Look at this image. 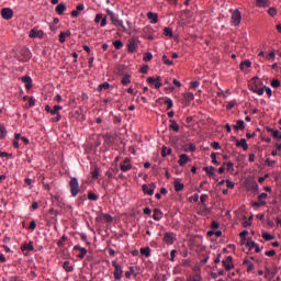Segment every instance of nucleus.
I'll use <instances>...</instances> for the list:
<instances>
[{"label":"nucleus","instance_id":"680f3d73","mask_svg":"<svg viewBox=\"0 0 281 281\" xmlns=\"http://www.w3.org/2000/svg\"><path fill=\"white\" fill-rule=\"evenodd\" d=\"M29 106H36V99L34 97H29Z\"/></svg>","mask_w":281,"mask_h":281},{"label":"nucleus","instance_id":"a878e982","mask_svg":"<svg viewBox=\"0 0 281 281\" xmlns=\"http://www.w3.org/2000/svg\"><path fill=\"white\" fill-rule=\"evenodd\" d=\"M235 131H244L245 128V121L238 120L236 125L233 126Z\"/></svg>","mask_w":281,"mask_h":281},{"label":"nucleus","instance_id":"0eeeda50","mask_svg":"<svg viewBox=\"0 0 281 281\" xmlns=\"http://www.w3.org/2000/svg\"><path fill=\"white\" fill-rule=\"evenodd\" d=\"M240 21H243V15L240 14V11L237 9L232 14V23L235 25H240Z\"/></svg>","mask_w":281,"mask_h":281},{"label":"nucleus","instance_id":"69168bd1","mask_svg":"<svg viewBox=\"0 0 281 281\" xmlns=\"http://www.w3.org/2000/svg\"><path fill=\"white\" fill-rule=\"evenodd\" d=\"M211 146L214 150H221V144L218 142L212 143Z\"/></svg>","mask_w":281,"mask_h":281},{"label":"nucleus","instance_id":"bb28decb","mask_svg":"<svg viewBox=\"0 0 281 281\" xmlns=\"http://www.w3.org/2000/svg\"><path fill=\"white\" fill-rule=\"evenodd\" d=\"M204 172H206L207 177H214V172H216V168L214 167H204Z\"/></svg>","mask_w":281,"mask_h":281},{"label":"nucleus","instance_id":"c756f323","mask_svg":"<svg viewBox=\"0 0 281 281\" xmlns=\"http://www.w3.org/2000/svg\"><path fill=\"white\" fill-rule=\"evenodd\" d=\"M243 227H251V221H254V216H250L247 220V216H243Z\"/></svg>","mask_w":281,"mask_h":281},{"label":"nucleus","instance_id":"4be33fe9","mask_svg":"<svg viewBox=\"0 0 281 281\" xmlns=\"http://www.w3.org/2000/svg\"><path fill=\"white\" fill-rule=\"evenodd\" d=\"M137 49V43L130 42L127 45V52L128 54H135V50Z\"/></svg>","mask_w":281,"mask_h":281},{"label":"nucleus","instance_id":"f257e3e1","mask_svg":"<svg viewBox=\"0 0 281 281\" xmlns=\"http://www.w3.org/2000/svg\"><path fill=\"white\" fill-rule=\"evenodd\" d=\"M106 14L110 16L111 22L116 27H122L123 32H126V26H124V21L120 20V16L115 14V12L111 11L110 9H106Z\"/></svg>","mask_w":281,"mask_h":281},{"label":"nucleus","instance_id":"c03bdc74","mask_svg":"<svg viewBox=\"0 0 281 281\" xmlns=\"http://www.w3.org/2000/svg\"><path fill=\"white\" fill-rule=\"evenodd\" d=\"M111 89V85L109 82H103L98 87V91Z\"/></svg>","mask_w":281,"mask_h":281},{"label":"nucleus","instance_id":"e433bc0d","mask_svg":"<svg viewBox=\"0 0 281 281\" xmlns=\"http://www.w3.org/2000/svg\"><path fill=\"white\" fill-rule=\"evenodd\" d=\"M267 132H268V133H271V134H272V137H274V139H278V137L280 136V131H278V130H273V128H271V127H268V128H267Z\"/></svg>","mask_w":281,"mask_h":281},{"label":"nucleus","instance_id":"72a5a7b5","mask_svg":"<svg viewBox=\"0 0 281 281\" xmlns=\"http://www.w3.org/2000/svg\"><path fill=\"white\" fill-rule=\"evenodd\" d=\"M131 276H137V273H135V267L133 266L130 267V271L125 272V278L127 280H131Z\"/></svg>","mask_w":281,"mask_h":281},{"label":"nucleus","instance_id":"f8f14e48","mask_svg":"<svg viewBox=\"0 0 281 281\" xmlns=\"http://www.w3.org/2000/svg\"><path fill=\"white\" fill-rule=\"evenodd\" d=\"M147 19L150 20L151 25H155L159 22V14H157L155 12H148Z\"/></svg>","mask_w":281,"mask_h":281},{"label":"nucleus","instance_id":"5701e85b","mask_svg":"<svg viewBox=\"0 0 281 281\" xmlns=\"http://www.w3.org/2000/svg\"><path fill=\"white\" fill-rule=\"evenodd\" d=\"M173 186H175V191L176 192H181L186 188V186L183 183H181L179 180H176L173 182Z\"/></svg>","mask_w":281,"mask_h":281},{"label":"nucleus","instance_id":"2eb2a0df","mask_svg":"<svg viewBox=\"0 0 281 281\" xmlns=\"http://www.w3.org/2000/svg\"><path fill=\"white\" fill-rule=\"evenodd\" d=\"M21 251H34V243L33 241L24 243L21 246Z\"/></svg>","mask_w":281,"mask_h":281},{"label":"nucleus","instance_id":"13d9d810","mask_svg":"<svg viewBox=\"0 0 281 281\" xmlns=\"http://www.w3.org/2000/svg\"><path fill=\"white\" fill-rule=\"evenodd\" d=\"M65 240H67V236L63 235L61 238L57 241V245L63 247L65 245Z\"/></svg>","mask_w":281,"mask_h":281},{"label":"nucleus","instance_id":"f3484780","mask_svg":"<svg viewBox=\"0 0 281 281\" xmlns=\"http://www.w3.org/2000/svg\"><path fill=\"white\" fill-rule=\"evenodd\" d=\"M153 218H154V221H161V218H164V212H161V210H159V209H155Z\"/></svg>","mask_w":281,"mask_h":281},{"label":"nucleus","instance_id":"49530a36","mask_svg":"<svg viewBox=\"0 0 281 281\" xmlns=\"http://www.w3.org/2000/svg\"><path fill=\"white\" fill-rule=\"evenodd\" d=\"M92 179H98L100 177V168L95 167L94 170L91 171Z\"/></svg>","mask_w":281,"mask_h":281},{"label":"nucleus","instance_id":"1a4fd4ad","mask_svg":"<svg viewBox=\"0 0 281 281\" xmlns=\"http://www.w3.org/2000/svg\"><path fill=\"white\" fill-rule=\"evenodd\" d=\"M232 256H228L225 260L222 261V265L226 271H232L234 269V263H232Z\"/></svg>","mask_w":281,"mask_h":281},{"label":"nucleus","instance_id":"79ce46f5","mask_svg":"<svg viewBox=\"0 0 281 281\" xmlns=\"http://www.w3.org/2000/svg\"><path fill=\"white\" fill-rule=\"evenodd\" d=\"M247 234H249L248 231H243V232L239 234V237H240V240H241V245H245V241L247 240Z\"/></svg>","mask_w":281,"mask_h":281},{"label":"nucleus","instance_id":"cd10ccee","mask_svg":"<svg viewBox=\"0 0 281 281\" xmlns=\"http://www.w3.org/2000/svg\"><path fill=\"white\" fill-rule=\"evenodd\" d=\"M63 269L67 273H71V271H74V266H71V263L69 261H65L64 265H63Z\"/></svg>","mask_w":281,"mask_h":281},{"label":"nucleus","instance_id":"7c9ffc66","mask_svg":"<svg viewBox=\"0 0 281 281\" xmlns=\"http://www.w3.org/2000/svg\"><path fill=\"white\" fill-rule=\"evenodd\" d=\"M140 256H145V258H150V247L140 248Z\"/></svg>","mask_w":281,"mask_h":281},{"label":"nucleus","instance_id":"8fccbe9b","mask_svg":"<svg viewBox=\"0 0 281 281\" xmlns=\"http://www.w3.org/2000/svg\"><path fill=\"white\" fill-rule=\"evenodd\" d=\"M80 254L77 256L79 258V260H83L85 256H87V248H81V250H79Z\"/></svg>","mask_w":281,"mask_h":281},{"label":"nucleus","instance_id":"4c0bfd02","mask_svg":"<svg viewBox=\"0 0 281 281\" xmlns=\"http://www.w3.org/2000/svg\"><path fill=\"white\" fill-rule=\"evenodd\" d=\"M121 85L124 87H126V85H131V75H125L121 80Z\"/></svg>","mask_w":281,"mask_h":281},{"label":"nucleus","instance_id":"603ef678","mask_svg":"<svg viewBox=\"0 0 281 281\" xmlns=\"http://www.w3.org/2000/svg\"><path fill=\"white\" fill-rule=\"evenodd\" d=\"M162 63L164 65H168V66L173 65L172 60L168 59V55H162Z\"/></svg>","mask_w":281,"mask_h":281},{"label":"nucleus","instance_id":"a19ab883","mask_svg":"<svg viewBox=\"0 0 281 281\" xmlns=\"http://www.w3.org/2000/svg\"><path fill=\"white\" fill-rule=\"evenodd\" d=\"M164 34H165V36H169V38H172V36H175V33L172 32V29H170V27H165Z\"/></svg>","mask_w":281,"mask_h":281},{"label":"nucleus","instance_id":"864d4df0","mask_svg":"<svg viewBox=\"0 0 281 281\" xmlns=\"http://www.w3.org/2000/svg\"><path fill=\"white\" fill-rule=\"evenodd\" d=\"M262 238H265L267 241L273 240L274 236L269 233H263Z\"/></svg>","mask_w":281,"mask_h":281},{"label":"nucleus","instance_id":"3c124183","mask_svg":"<svg viewBox=\"0 0 281 281\" xmlns=\"http://www.w3.org/2000/svg\"><path fill=\"white\" fill-rule=\"evenodd\" d=\"M267 196H268L267 193H261V194H259V196H258V201H259L260 203H267Z\"/></svg>","mask_w":281,"mask_h":281},{"label":"nucleus","instance_id":"6e6d98bb","mask_svg":"<svg viewBox=\"0 0 281 281\" xmlns=\"http://www.w3.org/2000/svg\"><path fill=\"white\" fill-rule=\"evenodd\" d=\"M268 14L269 16H276V14H278V10L273 7H271L269 10H268Z\"/></svg>","mask_w":281,"mask_h":281},{"label":"nucleus","instance_id":"4468645a","mask_svg":"<svg viewBox=\"0 0 281 281\" xmlns=\"http://www.w3.org/2000/svg\"><path fill=\"white\" fill-rule=\"evenodd\" d=\"M189 161H190V157H188L187 154H182L179 156V160H178L179 166L183 167L186 166V164H189Z\"/></svg>","mask_w":281,"mask_h":281},{"label":"nucleus","instance_id":"c85d7f7f","mask_svg":"<svg viewBox=\"0 0 281 281\" xmlns=\"http://www.w3.org/2000/svg\"><path fill=\"white\" fill-rule=\"evenodd\" d=\"M251 91L252 93H257V95H265V88H258V86H254Z\"/></svg>","mask_w":281,"mask_h":281},{"label":"nucleus","instance_id":"412c9836","mask_svg":"<svg viewBox=\"0 0 281 281\" xmlns=\"http://www.w3.org/2000/svg\"><path fill=\"white\" fill-rule=\"evenodd\" d=\"M8 137V130L5 128V125L0 123V139H5Z\"/></svg>","mask_w":281,"mask_h":281},{"label":"nucleus","instance_id":"052dcab7","mask_svg":"<svg viewBox=\"0 0 281 281\" xmlns=\"http://www.w3.org/2000/svg\"><path fill=\"white\" fill-rule=\"evenodd\" d=\"M161 77H156L155 89H161Z\"/></svg>","mask_w":281,"mask_h":281},{"label":"nucleus","instance_id":"c9c22d12","mask_svg":"<svg viewBox=\"0 0 281 281\" xmlns=\"http://www.w3.org/2000/svg\"><path fill=\"white\" fill-rule=\"evenodd\" d=\"M65 10H67V7H65V4L63 3H59L57 7H56V12L57 14H65Z\"/></svg>","mask_w":281,"mask_h":281},{"label":"nucleus","instance_id":"aec40b11","mask_svg":"<svg viewBox=\"0 0 281 281\" xmlns=\"http://www.w3.org/2000/svg\"><path fill=\"white\" fill-rule=\"evenodd\" d=\"M249 67H251V60L249 59L241 61L239 65V69H241V71H245V69H249Z\"/></svg>","mask_w":281,"mask_h":281},{"label":"nucleus","instance_id":"bf43d9fd","mask_svg":"<svg viewBox=\"0 0 281 281\" xmlns=\"http://www.w3.org/2000/svg\"><path fill=\"white\" fill-rule=\"evenodd\" d=\"M200 86H201V82H199V81H191L190 82V88L191 89H199Z\"/></svg>","mask_w":281,"mask_h":281},{"label":"nucleus","instance_id":"393cba45","mask_svg":"<svg viewBox=\"0 0 281 281\" xmlns=\"http://www.w3.org/2000/svg\"><path fill=\"white\" fill-rule=\"evenodd\" d=\"M67 36H71V32L70 31L60 32L59 33V43H65Z\"/></svg>","mask_w":281,"mask_h":281},{"label":"nucleus","instance_id":"6e6552de","mask_svg":"<svg viewBox=\"0 0 281 281\" xmlns=\"http://www.w3.org/2000/svg\"><path fill=\"white\" fill-rule=\"evenodd\" d=\"M29 36L30 38H43L45 36V32H43V30L32 29Z\"/></svg>","mask_w":281,"mask_h":281},{"label":"nucleus","instance_id":"a18cd8bd","mask_svg":"<svg viewBox=\"0 0 281 281\" xmlns=\"http://www.w3.org/2000/svg\"><path fill=\"white\" fill-rule=\"evenodd\" d=\"M113 45H114L115 49H122V47H124V43L120 40L114 41Z\"/></svg>","mask_w":281,"mask_h":281},{"label":"nucleus","instance_id":"dca6fc26","mask_svg":"<svg viewBox=\"0 0 281 281\" xmlns=\"http://www.w3.org/2000/svg\"><path fill=\"white\" fill-rule=\"evenodd\" d=\"M114 272H113V276H114V280H122V273H124V270L122 269V266H120L119 268H114Z\"/></svg>","mask_w":281,"mask_h":281},{"label":"nucleus","instance_id":"a211bd4d","mask_svg":"<svg viewBox=\"0 0 281 281\" xmlns=\"http://www.w3.org/2000/svg\"><path fill=\"white\" fill-rule=\"evenodd\" d=\"M182 95L186 104H190V102L194 100V93L192 92H187V93H183Z\"/></svg>","mask_w":281,"mask_h":281},{"label":"nucleus","instance_id":"5fc2aeb1","mask_svg":"<svg viewBox=\"0 0 281 281\" xmlns=\"http://www.w3.org/2000/svg\"><path fill=\"white\" fill-rule=\"evenodd\" d=\"M271 87H273V89H279L280 87V80L279 79H273L271 81Z\"/></svg>","mask_w":281,"mask_h":281},{"label":"nucleus","instance_id":"37998d69","mask_svg":"<svg viewBox=\"0 0 281 281\" xmlns=\"http://www.w3.org/2000/svg\"><path fill=\"white\" fill-rule=\"evenodd\" d=\"M246 247H248L249 251H251V249L256 247V241H254L252 239H247Z\"/></svg>","mask_w":281,"mask_h":281},{"label":"nucleus","instance_id":"e2e57ef3","mask_svg":"<svg viewBox=\"0 0 281 281\" xmlns=\"http://www.w3.org/2000/svg\"><path fill=\"white\" fill-rule=\"evenodd\" d=\"M103 218L108 222V223H113V216H111V214L105 213L103 215Z\"/></svg>","mask_w":281,"mask_h":281},{"label":"nucleus","instance_id":"9b49d317","mask_svg":"<svg viewBox=\"0 0 281 281\" xmlns=\"http://www.w3.org/2000/svg\"><path fill=\"white\" fill-rule=\"evenodd\" d=\"M22 82L25 85V89L30 91L32 89V77L30 75H25L21 78Z\"/></svg>","mask_w":281,"mask_h":281},{"label":"nucleus","instance_id":"7ed1b4c3","mask_svg":"<svg viewBox=\"0 0 281 281\" xmlns=\"http://www.w3.org/2000/svg\"><path fill=\"white\" fill-rule=\"evenodd\" d=\"M143 192L144 194H148V196H153L155 194V190L157 189V184L151 182L150 184H143Z\"/></svg>","mask_w":281,"mask_h":281},{"label":"nucleus","instance_id":"20e7f679","mask_svg":"<svg viewBox=\"0 0 281 281\" xmlns=\"http://www.w3.org/2000/svg\"><path fill=\"white\" fill-rule=\"evenodd\" d=\"M120 169L122 170V172H128V170H133L131 158H124V160L120 164Z\"/></svg>","mask_w":281,"mask_h":281},{"label":"nucleus","instance_id":"0e129e2a","mask_svg":"<svg viewBox=\"0 0 281 281\" xmlns=\"http://www.w3.org/2000/svg\"><path fill=\"white\" fill-rule=\"evenodd\" d=\"M211 159H212V162L215 164L216 166H220V165H221V162H218V161L216 160V153H212V154H211Z\"/></svg>","mask_w":281,"mask_h":281},{"label":"nucleus","instance_id":"2f4dec72","mask_svg":"<svg viewBox=\"0 0 281 281\" xmlns=\"http://www.w3.org/2000/svg\"><path fill=\"white\" fill-rule=\"evenodd\" d=\"M168 155H172V148H168L166 146H162L161 157H168Z\"/></svg>","mask_w":281,"mask_h":281},{"label":"nucleus","instance_id":"774afa93","mask_svg":"<svg viewBox=\"0 0 281 281\" xmlns=\"http://www.w3.org/2000/svg\"><path fill=\"white\" fill-rule=\"evenodd\" d=\"M140 74H148V65H143L140 67Z\"/></svg>","mask_w":281,"mask_h":281},{"label":"nucleus","instance_id":"58836bf2","mask_svg":"<svg viewBox=\"0 0 281 281\" xmlns=\"http://www.w3.org/2000/svg\"><path fill=\"white\" fill-rule=\"evenodd\" d=\"M98 199H100V195L93 193L92 191L88 192V200L89 201H98Z\"/></svg>","mask_w":281,"mask_h":281},{"label":"nucleus","instance_id":"f704fd0d","mask_svg":"<svg viewBox=\"0 0 281 281\" xmlns=\"http://www.w3.org/2000/svg\"><path fill=\"white\" fill-rule=\"evenodd\" d=\"M257 8H269V0H257Z\"/></svg>","mask_w":281,"mask_h":281},{"label":"nucleus","instance_id":"4d7b16f0","mask_svg":"<svg viewBox=\"0 0 281 281\" xmlns=\"http://www.w3.org/2000/svg\"><path fill=\"white\" fill-rule=\"evenodd\" d=\"M165 104H167V110L172 109V106H175V103L172 102V99H167L165 101Z\"/></svg>","mask_w":281,"mask_h":281},{"label":"nucleus","instance_id":"ddd939ff","mask_svg":"<svg viewBox=\"0 0 281 281\" xmlns=\"http://www.w3.org/2000/svg\"><path fill=\"white\" fill-rule=\"evenodd\" d=\"M236 146L238 148H243V150H249V145H247V139L240 138L239 140H236Z\"/></svg>","mask_w":281,"mask_h":281},{"label":"nucleus","instance_id":"09e8293b","mask_svg":"<svg viewBox=\"0 0 281 281\" xmlns=\"http://www.w3.org/2000/svg\"><path fill=\"white\" fill-rule=\"evenodd\" d=\"M236 104H237V101H236V100L229 101V102L227 103V105H226V110H227V111H232V109H234V106H236Z\"/></svg>","mask_w":281,"mask_h":281},{"label":"nucleus","instance_id":"9d476101","mask_svg":"<svg viewBox=\"0 0 281 281\" xmlns=\"http://www.w3.org/2000/svg\"><path fill=\"white\" fill-rule=\"evenodd\" d=\"M94 23H100L101 27H106V16H102V13H98L94 18Z\"/></svg>","mask_w":281,"mask_h":281},{"label":"nucleus","instance_id":"de8ad7c7","mask_svg":"<svg viewBox=\"0 0 281 281\" xmlns=\"http://www.w3.org/2000/svg\"><path fill=\"white\" fill-rule=\"evenodd\" d=\"M188 281H203V278H201V274H194L189 277Z\"/></svg>","mask_w":281,"mask_h":281},{"label":"nucleus","instance_id":"ea45409f","mask_svg":"<svg viewBox=\"0 0 281 281\" xmlns=\"http://www.w3.org/2000/svg\"><path fill=\"white\" fill-rule=\"evenodd\" d=\"M143 60H144V63H150V60H153V53H150V52L145 53Z\"/></svg>","mask_w":281,"mask_h":281},{"label":"nucleus","instance_id":"423d86ee","mask_svg":"<svg viewBox=\"0 0 281 281\" xmlns=\"http://www.w3.org/2000/svg\"><path fill=\"white\" fill-rule=\"evenodd\" d=\"M176 238L177 237H176L175 233H165L162 240H164V243H166V245H175Z\"/></svg>","mask_w":281,"mask_h":281},{"label":"nucleus","instance_id":"338daca9","mask_svg":"<svg viewBox=\"0 0 281 281\" xmlns=\"http://www.w3.org/2000/svg\"><path fill=\"white\" fill-rule=\"evenodd\" d=\"M226 169L228 172H232V170H234V162H227L226 164Z\"/></svg>","mask_w":281,"mask_h":281},{"label":"nucleus","instance_id":"473e14b6","mask_svg":"<svg viewBox=\"0 0 281 281\" xmlns=\"http://www.w3.org/2000/svg\"><path fill=\"white\" fill-rule=\"evenodd\" d=\"M60 111H63V106L54 105L53 110L50 111V115H60Z\"/></svg>","mask_w":281,"mask_h":281},{"label":"nucleus","instance_id":"b1692460","mask_svg":"<svg viewBox=\"0 0 281 281\" xmlns=\"http://www.w3.org/2000/svg\"><path fill=\"white\" fill-rule=\"evenodd\" d=\"M170 125H169V128L171 131H175V133H179V123H177V121L175 120H170Z\"/></svg>","mask_w":281,"mask_h":281},{"label":"nucleus","instance_id":"6ab92c4d","mask_svg":"<svg viewBox=\"0 0 281 281\" xmlns=\"http://www.w3.org/2000/svg\"><path fill=\"white\" fill-rule=\"evenodd\" d=\"M243 265L247 267V273H251L254 271L255 266L251 263V260L249 259H244Z\"/></svg>","mask_w":281,"mask_h":281},{"label":"nucleus","instance_id":"f03ea898","mask_svg":"<svg viewBox=\"0 0 281 281\" xmlns=\"http://www.w3.org/2000/svg\"><path fill=\"white\" fill-rule=\"evenodd\" d=\"M68 186L70 188L71 196L74 199H76V196H78V194H80V183L78 182V178H76V177L71 178Z\"/></svg>","mask_w":281,"mask_h":281},{"label":"nucleus","instance_id":"39448f33","mask_svg":"<svg viewBox=\"0 0 281 281\" xmlns=\"http://www.w3.org/2000/svg\"><path fill=\"white\" fill-rule=\"evenodd\" d=\"M1 16L5 21H10V19H12V16H14V11L11 8H3L1 10Z\"/></svg>","mask_w":281,"mask_h":281}]
</instances>
